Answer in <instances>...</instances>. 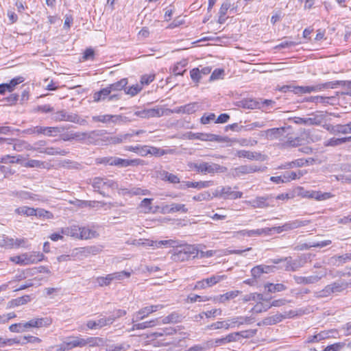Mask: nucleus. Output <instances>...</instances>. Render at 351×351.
<instances>
[{
    "mask_svg": "<svg viewBox=\"0 0 351 351\" xmlns=\"http://www.w3.org/2000/svg\"><path fill=\"white\" fill-rule=\"evenodd\" d=\"M176 332V330L173 329L171 328H165L162 329L161 331L156 332L152 333L150 335V338L152 339H158V338H160L163 337L164 335H171Z\"/></svg>",
    "mask_w": 351,
    "mask_h": 351,
    "instance_id": "c03bdc74",
    "label": "nucleus"
},
{
    "mask_svg": "<svg viewBox=\"0 0 351 351\" xmlns=\"http://www.w3.org/2000/svg\"><path fill=\"white\" fill-rule=\"evenodd\" d=\"M89 184L95 192L99 193L103 197H108L106 191L109 189L115 190L119 188V184L116 181L106 176L95 177L90 180Z\"/></svg>",
    "mask_w": 351,
    "mask_h": 351,
    "instance_id": "f257e3e1",
    "label": "nucleus"
},
{
    "mask_svg": "<svg viewBox=\"0 0 351 351\" xmlns=\"http://www.w3.org/2000/svg\"><path fill=\"white\" fill-rule=\"evenodd\" d=\"M237 106L245 109H259V99H243L238 101Z\"/></svg>",
    "mask_w": 351,
    "mask_h": 351,
    "instance_id": "393cba45",
    "label": "nucleus"
},
{
    "mask_svg": "<svg viewBox=\"0 0 351 351\" xmlns=\"http://www.w3.org/2000/svg\"><path fill=\"white\" fill-rule=\"evenodd\" d=\"M163 308V305L157 304V305H151L149 306H146L140 309L134 315L135 319H132V322H136L138 320H141L148 316L149 314L156 312L158 310H160Z\"/></svg>",
    "mask_w": 351,
    "mask_h": 351,
    "instance_id": "dca6fc26",
    "label": "nucleus"
},
{
    "mask_svg": "<svg viewBox=\"0 0 351 351\" xmlns=\"http://www.w3.org/2000/svg\"><path fill=\"white\" fill-rule=\"evenodd\" d=\"M46 145V141H39L34 144V146H30L29 145L27 147V149L34 150L40 154H44L45 146Z\"/></svg>",
    "mask_w": 351,
    "mask_h": 351,
    "instance_id": "680f3d73",
    "label": "nucleus"
},
{
    "mask_svg": "<svg viewBox=\"0 0 351 351\" xmlns=\"http://www.w3.org/2000/svg\"><path fill=\"white\" fill-rule=\"evenodd\" d=\"M162 211L164 213H174L180 212L182 213H186L188 208L185 204L172 203L169 205H165L162 207Z\"/></svg>",
    "mask_w": 351,
    "mask_h": 351,
    "instance_id": "b1692460",
    "label": "nucleus"
},
{
    "mask_svg": "<svg viewBox=\"0 0 351 351\" xmlns=\"http://www.w3.org/2000/svg\"><path fill=\"white\" fill-rule=\"evenodd\" d=\"M45 256L40 252H34L31 254L25 253L20 256L10 257V261L20 265H27L36 263L44 259Z\"/></svg>",
    "mask_w": 351,
    "mask_h": 351,
    "instance_id": "39448f33",
    "label": "nucleus"
},
{
    "mask_svg": "<svg viewBox=\"0 0 351 351\" xmlns=\"http://www.w3.org/2000/svg\"><path fill=\"white\" fill-rule=\"evenodd\" d=\"M224 75H225L224 69H216L212 72V73L210 76V78H209V81L212 82V81L222 80L223 78Z\"/></svg>",
    "mask_w": 351,
    "mask_h": 351,
    "instance_id": "e2e57ef3",
    "label": "nucleus"
},
{
    "mask_svg": "<svg viewBox=\"0 0 351 351\" xmlns=\"http://www.w3.org/2000/svg\"><path fill=\"white\" fill-rule=\"evenodd\" d=\"M107 132L104 130H96L90 132H80V142L87 145H103Z\"/></svg>",
    "mask_w": 351,
    "mask_h": 351,
    "instance_id": "7ed1b4c3",
    "label": "nucleus"
},
{
    "mask_svg": "<svg viewBox=\"0 0 351 351\" xmlns=\"http://www.w3.org/2000/svg\"><path fill=\"white\" fill-rule=\"evenodd\" d=\"M265 289H267L268 292L271 293L280 292L287 289L286 286L281 283H267L265 285Z\"/></svg>",
    "mask_w": 351,
    "mask_h": 351,
    "instance_id": "49530a36",
    "label": "nucleus"
},
{
    "mask_svg": "<svg viewBox=\"0 0 351 351\" xmlns=\"http://www.w3.org/2000/svg\"><path fill=\"white\" fill-rule=\"evenodd\" d=\"M121 95V93L112 94L110 89H100L99 91L94 94L93 99L95 101L106 99L108 101H117L120 99Z\"/></svg>",
    "mask_w": 351,
    "mask_h": 351,
    "instance_id": "ddd939ff",
    "label": "nucleus"
},
{
    "mask_svg": "<svg viewBox=\"0 0 351 351\" xmlns=\"http://www.w3.org/2000/svg\"><path fill=\"white\" fill-rule=\"evenodd\" d=\"M31 296L29 295H25L21 297H19L15 299H12L9 301L8 303V308H14L21 305H24L31 301Z\"/></svg>",
    "mask_w": 351,
    "mask_h": 351,
    "instance_id": "f704fd0d",
    "label": "nucleus"
},
{
    "mask_svg": "<svg viewBox=\"0 0 351 351\" xmlns=\"http://www.w3.org/2000/svg\"><path fill=\"white\" fill-rule=\"evenodd\" d=\"M112 323H113L112 318H108V317H106L105 316L100 315L99 318L97 320H93V319L88 320L86 322V326L88 329H90V330H98V329H101V328H103L104 326H110Z\"/></svg>",
    "mask_w": 351,
    "mask_h": 351,
    "instance_id": "4468645a",
    "label": "nucleus"
},
{
    "mask_svg": "<svg viewBox=\"0 0 351 351\" xmlns=\"http://www.w3.org/2000/svg\"><path fill=\"white\" fill-rule=\"evenodd\" d=\"M199 255V250L194 245H186L173 250L171 259L176 262H183L194 258Z\"/></svg>",
    "mask_w": 351,
    "mask_h": 351,
    "instance_id": "f03ea898",
    "label": "nucleus"
},
{
    "mask_svg": "<svg viewBox=\"0 0 351 351\" xmlns=\"http://www.w3.org/2000/svg\"><path fill=\"white\" fill-rule=\"evenodd\" d=\"M160 176L162 180L168 182L171 184H178L180 182V180L178 176L169 173L167 171H160Z\"/></svg>",
    "mask_w": 351,
    "mask_h": 351,
    "instance_id": "4c0bfd02",
    "label": "nucleus"
},
{
    "mask_svg": "<svg viewBox=\"0 0 351 351\" xmlns=\"http://www.w3.org/2000/svg\"><path fill=\"white\" fill-rule=\"evenodd\" d=\"M101 251V249L98 246H87L81 248L80 252L85 255L93 254L96 255Z\"/></svg>",
    "mask_w": 351,
    "mask_h": 351,
    "instance_id": "13d9d810",
    "label": "nucleus"
},
{
    "mask_svg": "<svg viewBox=\"0 0 351 351\" xmlns=\"http://www.w3.org/2000/svg\"><path fill=\"white\" fill-rule=\"evenodd\" d=\"M269 230L270 229H256V230H243L241 231H239L237 232L238 234H240L243 237H255V236H260L263 234H269Z\"/></svg>",
    "mask_w": 351,
    "mask_h": 351,
    "instance_id": "72a5a7b5",
    "label": "nucleus"
},
{
    "mask_svg": "<svg viewBox=\"0 0 351 351\" xmlns=\"http://www.w3.org/2000/svg\"><path fill=\"white\" fill-rule=\"evenodd\" d=\"M125 193L130 195H149L151 193L148 189L134 187L128 190Z\"/></svg>",
    "mask_w": 351,
    "mask_h": 351,
    "instance_id": "8fccbe9b",
    "label": "nucleus"
},
{
    "mask_svg": "<svg viewBox=\"0 0 351 351\" xmlns=\"http://www.w3.org/2000/svg\"><path fill=\"white\" fill-rule=\"evenodd\" d=\"M85 341L84 338H81L79 337H74L72 340L68 341L66 343L67 346L70 348H75V347H84L85 346Z\"/></svg>",
    "mask_w": 351,
    "mask_h": 351,
    "instance_id": "bf43d9fd",
    "label": "nucleus"
},
{
    "mask_svg": "<svg viewBox=\"0 0 351 351\" xmlns=\"http://www.w3.org/2000/svg\"><path fill=\"white\" fill-rule=\"evenodd\" d=\"M35 212V208L25 206L15 209V213L26 217L34 216Z\"/></svg>",
    "mask_w": 351,
    "mask_h": 351,
    "instance_id": "79ce46f5",
    "label": "nucleus"
},
{
    "mask_svg": "<svg viewBox=\"0 0 351 351\" xmlns=\"http://www.w3.org/2000/svg\"><path fill=\"white\" fill-rule=\"evenodd\" d=\"M269 197H257L253 201V206L256 208H266L270 206L271 205L267 202Z\"/></svg>",
    "mask_w": 351,
    "mask_h": 351,
    "instance_id": "603ef678",
    "label": "nucleus"
},
{
    "mask_svg": "<svg viewBox=\"0 0 351 351\" xmlns=\"http://www.w3.org/2000/svg\"><path fill=\"white\" fill-rule=\"evenodd\" d=\"M239 293V291H232L227 292L224 294L220 295L219 300L220 302H225L227 300L236 298L238 295Z\"/></svg>",
    "mask_w": 351,
    "mask_h": 351,
    "instance_id": "774afa93",
    "label": "nucleus"
},
{
    "mask_svg": "<svg viewBox=\"0 0 351 351\" xmlns=\"http://www.w3.org/2000/svg\"><path fill=\"white\" fill-rule=\"evenodd\" d=\"M156 319H152L150 321H146L141 323L135 324L133 325V330H142L147 328L154 326L156 324Z\"/></svg>",
    "mask_w": 351,
    "mask_h": 351,
    "instance_id": "864d4df0",
    "label": "nucleus"
},
{
    "mask_svg": "<svg viewBox=\"0 0 351 351\" xmlns=\"http://www.w3.org/2000/svg\"><path fill=\"white\" fill-rule=\"evenodd\" d=\"M210 300V297L208 296H201L197 294L191 293L187 297V302L191 303H194L197 301L199 302H206Z\"/></svg>",
    "mask_w": 351,
    "mask_h": 351,
    "instance_id": "0e129e2a",
    "label": "nucleus"
},
{
    "mask_svg": "<svg viewBox=\"0 0 351 351\" xmlns=\"http://www.w3.org/2000/svg\"><path fill=\"white\" fill-rule=\"evenodd\" d=\"M287 139L283 143L284 147H297L301 144L302 138L300 137L287 136Z\"/></svg>",
    "mask_w": 351,
    "mask_h": 351,
    "instance_id": "5fc2aeb1",
    "label": "nucleus"
},
{
    "mask_svg": "<svg viewBox=\"0 0 351 351\" xmlns=\"http://www.w3.org/2000/svg\"><path fill=\"white\" fill-rule=\"evenodd\" d=\"M109 276L112 282L114 280H121L125 278H129L131 276V273L129 271H121L110 274Z\"/></svg>",
    "mask_w": 351,
    "mask_h": 351,
    "instance_id": "6e6d98bb",
    "label": "nucleus"
},
{
    "mask_svg": "<svg viewBox=\"0 0 351 351\" xmlns=\"http://www.w3.org/2000/svg\"><path fill=\"white\" fill-rule=\"evenodd\" d=\"M308 163V160H305L304 158H299L291 162H286L285 164H282L281 165L277 167V169H288L295 167H301L307 165Z\"/></svg>",
    "mask_w": 351,
    "mask_h": 351,
    "instance_id": "c756f323",
    "label": "nucleus"
},
{
    "mask_svg": "<svg viewBox=\"0 0 351 351\" xmlns=\"http://www.w3.org/2000/svg\"><path fill=\"white\" fill-rule=\"evenodd\" d=\"M80 132L70 131L61 134V138L64 141L76 140L80 141Z\"/></svg>",
    "mask_w": 351,
    "mask_h": 351,
    "instance_id": "09e8293b",
    "label": "nucleus"
},
{
    "mask_svg": "<svg viewBox=\"0 0 351 351\" xmlns=\"http://www.w3.org/2000/svg\"><path fill=\"white\" fill-rule=\"evenodd\" d=\"M52 324V319L50 317H36L25 322L26 330L30 328L47 327Z\"/></svg>",
    "mask_w": 351,
    "mask_h": 351,
    "instance_id": "2eb2a0df",
    "label": "nucleus"
},
{
    "mask_svg": "<svg viewBox=\"0 0 351 351\" xmlns=\"http://www.w3.org/2000/svg\"><path fill=\"white\" fill-rule=\"evenodd\" d=\"M92 119L95 122H101V123H109L112 122L115 123L117 121L121 119V116L119 115H111V114H103L98 116H93Z\"/></svg>",
    "mask_w": 351,
    "mask_h": 351,
    "instance_id": "7c9ffc66",
    "label": "nucleus"
},
{
    "mask_svg": "<svg viewBox=\"0 0 351 351\" xmlns=\"http://www.w3.org/2000/svg\"><path fill=\"white\" fill-rule=\"evenodd\" d=\"M326 276V271H319L315 275L308 276H301L294 275L293 276L295 282L298 285H311L318 282L322 278Z\"/></svg>",
    "mask_w": 351,
    "mask_h": 351,
    "instance_id": "1a4fd4ad",
    "label": "nucleus"
},
{
    "mask_svg": "<svg viewBox=\"0 0 351 351\" xmlns=\"http://www.w3.org/2000/svg\"><path fill=\"white\" fill-rule=\"evenodd\" d=\"M64 128L60 127H43L42 126V134L53 136H56L58 133L63 132Z\"/></svg>",
    "mask_w": 351,
    "mask_h": 351,
    "instance_id": "a19ab883",
    "label": "nucleus"
},
{
    "mask_svg": "<svg viewBox=\"0 0 351 351\" xmlns=\"http://www.w3.org/2000/svg\"><path fill=\"white\" fill-rule=\"evenodd\" d=\"M145 165V161L140 158L129 160L113 156L112 166L127 167L129 166H143Z\"/></svg>",
    "mask_w": 351,
    "mask_h": 351,
    "instance_id": "9b49d317",
    "label": "nucleus"
},
{
    "mask_svg": "<svg viewBox=\"0 0 351 351\" xmlns=\"http://www.w3.org/2000/svg\"><path fill=\"white\" fill-rule=\"evenodd\" d=\"M213 197H221L223 199H236L241 198L243 193L240 191H234L229 186L217 188L213 193Z\"/></svg>",
    "mask_w": 351,
    "mask_h": 351,
    "instance_id": "6e6552de",
    "label": "nucleus"
},
{
    "mask_svg": "<svg viewBox=\"0 0 351 351\" xmlns=\"http://www.w3.org/2000/svg\"><path fill=\"white\" fill-rule=\"evenodd\" d=\"M191 138L199 139L201 141H217L221 142L222 137L213 134L196 133L192 134Z\"/></svg>",
    "mask_w": 351,
    "mask_h": 351,
    "instance_id": "cd10ccee",
    "label": "nucleus"
},
{
    "mask_svg": "<svg viewBox=\"0 0 351 351\" xmlns=\"http://www.w3.org/2000/svg\"><path fill=\"white\" fill-rule=\"evenodd\" d=\"M213 181L208 180V181H199V182H190V181H183L182 182L179 189L181 190H184L188 188H195L197 189H202L205 188H208L213 185Z\"/></svg>",
    "mask_w": 351,
    "mask_h": 351,
    "instance_id": "f3484780",
    "label": "nucleus"
},
{
    "mask_svg": "<svg viewBox=\"0 0 351 351\" xmlns=\"http://www.w3.org/2000/svg\"><path fill=\"white\" fill-rule=\"evenodd\" d=\"M332 294H338L351 288V280L346 281L345 280H338L329 284Z\"/></svg>",
    "mask_w": 351,
    "mask_h": 351,
    "instance_id": "6ab92c4d",
    "label": "nucleus"
},
{
    "mask_svg": "<svg viewBox=\"0 0 351 351\" xmlns=\"http://www.w3.org/2000/svg\"><path fill=\"white\" fill-rule=\"evenodd\" d=\"M277 269L278 267L275 265H259L254 267L251 269V274L254 278H260L263 274L272 273Z\"/></svg>",
    "mask_w": 351,
    "mask_h": 351,
    "instance_id": "a211bd4d",
    "label": "nucleus"
},
{
    "mask_svg": "<svg viewBox=\"0 0 351 351\" xmlns=\"http://www.w3.org/2000/svg\"><path fill=\"white\" fill-rule=\"evenodd\" d=\"M79 230L80 226L73 225L69 227L62 228L60 229V232L62 234L69 236L78 239Z\"/></svg>",
    "mask_w": 351,
    "mask_h": 351,
    "instance_id": "e433bc0d",
    "label": "nucleus"
},
{
    "mask_svg": "<svg viewBox=\"0 0 351 351\" xmlns=\"http://www.w3.org/2000/svg\"><path fill=\"white\" fill-rule=\"evenodd\" d=\"M155 78L156 74L154 72L145 73L141 77V84L142 86H148L155 80Z\"/></svg>",
    "mask_w": 351,
    "mask_h": 351,
    "instance_id": "4d7b16f0",
    "label": "nucleus"
},
{
    "mask_svg": "<svg viewBox=\"0 0 351 351\" xmlns=\"http://www.w3.org/2000/svg\"><path fill=\"white\" fill-rule=\"evenodd\" d=\"M52 119L56 121H69L80 125H87L86 119L80 117L75 113H69L66 110H60L53 114Z\"/></svg>",
    "mask_w": 351,
    "mask_h": 351,
    "instance_id": "423d86ee",
    "label": "nucleus"
},
{
    "mask_svg": "<svg viewBox=\"0 0 351 351\" xmlns=\"http://www.w3.org/2000/svg\"><path fill=\"white\" fill-rule=\"evenodd\" d=\"M14 89H0V95L3 97L2 101H5L8 105L14 104L19 99V94L13 93Z\"/></svg>",
    "mask_w": 351,
    "mask_h": 351,
    "instance_id": "412c9836",
    "label": "nucleus"
},
{
    "mask_svg": "<svg viewBox=\"0 0 351 351\" xmlns=\"http://www.w3.org/2000/svg\"><path fill=\"white\" fill-rule=\"evenodd\" d=\"M285 318L286 315L281 313H276V315L264 318L261 322H258L257 325L258 326L274 325L282 322V319Z\"/></svg>",
    "mask_w": 351,
    "mask_h": 351,
    "instance_id": "5701e85b",
    "label": "nucleus"
},
{
    "mask_svg": "<svg viewBox=\"0 0 351 351\" xmlns=\"http://www.w3.org/2000/svg\"><path fill=\"white\" fill-rule=\"evenodd\" d=\"M99 234L88 227H80L78 239L87 240L97 237Z\"/></svg>",
    "mask_w": 351,
    "mask_h": 351,
    "instance_id": "bb28decb",
    "label": "nucleus"
},
{
    "mask_svg": "<svg viewBox=\"0 0 351 351\" xmlns=\"http://www.w3.org/2000/svg\"><path fill=\"white\" fill-rule=\"evenodd\" d=\"M208 329L210 330H217L224 328L225 330L230 329V325H228V322L226 320L224 321H218L215 323H213L207 326Z\"/></svg>",
    "mask_w": 351,
    "mask_h": 351,
    "instance_id": "3c124183",
    "label": "nucleus"
},
{
    "mask_svg": "<svg viewBox=\"0 0 351 351\" xmlns=\"http://www.w3.org/2000/svg\"><path fill=\"white\" fill-rule=\"evenodd\" d=\"M267 167H258L257 165H241L230 169V174L234 178H238L243 175L255 172H264Z\"/></svg>",
    "mask_w": 351,
    "mask_h": 351,
    "instance_id": "0eeeda50",
    "label": "nucleus"
},
{
    "mask_svg": "<svg viewBox=\"0 0 351 351\" xmlns=\"http://www.w3.org/2000/svg\"><path fill=\"white\" fill-rule=\"evenodd\" d=\"M231 3L230 1H226L223 2L219 10L218 22L220 24H223L228 19V10L231 8Z\"/></svg>",
    "mask_w": 351,
    "mask_h": 351,
    "instance_id": "c85d7f7f",
    "label": "nucleus"
},
{
    "mask_svg": "<svg viewBox=\"0 0 351 351\" xmlns=\"http://www.w3.org/2000/svg\"><path fill=\"white\" fill-rule=\"evenodd\" d=\"M213 197L208 191H204L193 197V199L197 202L208 201Z\"/></svg>",
    "mask_w": 351,
    "mask_h": 351,
    "instance_id": "338daca9",
    "label": "nucleus"
},
{
    "mask_svg": "<svg viewBox=\"0 0 351 351\" xmlns=\"http://www.w3.org/2000/svg\"><path fill=\"white\" fill-rule=\"evenodd\" d=\"M199 104L196 102L190 103L184 106L177 107L171 110L172 113L193 114L199 109Z\"/></svg>",
    "mask_w": 351,
    "mask_h": 351,
    "instance_id": "4be33fe9",
    "label": "nucleus"
},
{
    "mask_svg": "<svg viewBox=\"0 0 351 351\" xmlns=\"http://www.w3.org/2000/svg\"><path fill=\"white\" fill-rule=\"evenodd\" d=\"M329 337L328 331H321L316 335L308 336L306 339V343H317L322 340L328 338Z\"/></svg>",
    "mask_w": 351,
    "mask_h": 351,
    "instance_id": "58836bf2",
    "label": "nucleus"
},
{
    "mask_svg": "<svg viewBox=\"0 0 351 351\" xmlns=\"http://www.w3.org/2000/svg\"><path fill=\"white\" fill-rule=\"evenodd\" d=\"M276 102L271 99H259V109L263 111H267L274 108Z\"/></svg>",
    "mask_w": 351,
    "mask_h": 351,
    "instance_id": "de8ad7c7",
    "label": "nucleus"
},
{
    "mask_svg": "<svg viewBox=\"0 0 351 351\" xmlns=\"http://www.w3.org/2000/svg\"><path fill=\"white\" fill-rule=\"evenodd\" d=\"M176 150L173 149H164L160 147L149 146V154L156 157H160L166 154H173Z\"/></svg>",
    "mask_w": 351,
    "mask_h": 351,
    "instance_id": "c9c22d12",
    "label": "nucleus"
},
{
    "mask_svg": "<svg viewBox=\"0 0 351 351\" xmlns=\"http://www.w3.org/2000/svg\"><path fill=\"white\" fill-rule=\"evenodd\" d=\"M142 132V130H138L132 133L119 134L117 136H108L106 134L105 139H104V145L121 143L134 135H138Z\"/></svg>",
    "mask_w": 351,
    "mask_h": 351,
    "instance_id": "f8f14e48",
    "label": "nucleus"
},
{
    "mask_svg": "<svg viewBox=\"0 0 351 351\" xmlns=\"http://www.w3.org/2000/svg\"><path fill=\"white\" fill-rule=\"evenodd\" d=\"M286 129L285 128H271L265 131L267 138L269 140L279 139L283 141L285 135Z\"/></svg>",
    "mask_w": 351,
    "mask_h": 351,
    "instance_id": "aec40b11",
    "label": "nucleus"
},
{
    "mask_svg": "<svg viewBox=\"0 0 351 351\" xmlns=\"http://www.w3.org/2000/svg\"><path fill=\"white\" fill-rule=\"evenodd\" d=\"M190 167L193 168L197 173L202 174L225 173L228 170L226 167L221 166L216 163L206 162L193 163L190 165Z\"/></svg>",
    "mask_w": 351,
    "mask_h": 351,
    "instance_id": "20e7f679",
    "label": "nucleus"
},
{
    "mask_svg": "<svg viewBox=\"0 0 351 351\" xmlns=\"http://www.w3.org/2000/svg\"><path fill=\"white\" fill-rule=\"evenodd\" d=\"M85 346H89L90 347L98 346L103 343V339L100 337H89L84 339Z\"/></svg>",
    "mask_w": 351,
    "mask_h": 351,
    "instance_id": "69168bd1",
    "label": "nucleus"
},
{
    "mask_svg": "<svg viewBox=\"0 0 351 351\" xmlns=\"http://www.w3.org/2000/svg\"><path fill=\"white\" fill-rule=\"evenodd\" d=\"M284 261L285 263V270L287 271H295L304 265L306 262V258L304 256L293 260L291 256H289L285 257Z\"/></svg>",
    "mask_w": 351,
    "mask_h": 351,
    "instance_id": "9d476101",
    "label": "nucleus"
},
{
    "mask_svg": "<svg viewBox=\"0 0 351 351\" xmlns=\"http://www.w3.org/2000/svg\"><path fill=\"white\" fill-rule=\"evenodd\" d=\"M35 214L34 216L38 217L39 218L44 219H53V215L52 213L46 210L43 208H35Z\"/></svg>",
    "mask_w": 351,
    "mask_h": 351,
    "instance_id": "052dcab7",
    "label": "nucleus"
},
{
    "mask_svg": "<svg viewBox=\"0 0 351 351\" xmlns=\"http://www.w3.org/2000/svg\"><path fill=\"white\" fill-rule=\"evenodd\" d=\"M328 130L332 134H349L351 133V122L345 124L341 125L338 124L336 125H330L328 127Z\"/></svg>",
    "mask_w": 351,
    "mask_h": 351,
    "instance_id": "a878e982",
    "label": "nucleus"
},
{
    "mask_svg": "<svg viewBox=\"0 0 351 351\" xmlns=\"http://www.w3.org/2000/svg\"><path fill=\"white\" fill-rule=\"evenodd\" d=\"M236 156L239 158H245L251 160H258L261 158V153L247 150H239L237 152Z\"/></svg>",
    "mask_w": 351,
    "mask_h": 351,
    "instance_id": "473e14b6",
    "label": "nucleus"
},
{
    "mask_svg": "<svg viewBox=\"0 0 351 351\" xmlns=\"http://www.w3.org/2000/svg\"><path fill=\"white\" fill-rule=\"evenodd\" d=\"M249 335H243L242 332H235L228 334L226 336V340L228 343L235 342L239 340V337H242L243 338H249L253 337V333L254 331H249Z\"/></svg>",
    "mask_w": 351,
    "mask_h": 351,
    "instance_id": "ea45409f",
    "label": "nucleus"
},
{
    "mask_svg": "<svg viewBox=\"0 0 351 351\" xmlns=\"http://www.w3.org/2000/svg\"><path fill=\"white\" fill-rule=\"evenodd\" d=\"M308 220L295 219L285 223L286 231H290L300 227L306 226L309 223Z\"/></svg>",
    "mask_w": 351,
    "mask_h": 351,
    "instance_id": "2f4dec72",
    "label": "nucleus"
},
{
    "mask_svg": "<svg viewBox=\"0 0 351 351\" xmlns=\"http://www.w3.org/2000/svg\"><path fill=\"white\" fill-rule=\"evenodd\" d=\"M182 319V317L177 312H173L167 317H164L162 322L165 324L178 323Z\"/></svg>",
    "mask_w": 351,
    "mask_h": 351,
    "instance_id": "37998d69",
    "label": "nucleus"
},
{
    "mask_svg": "<svg viewBox=\"0 0 351 351\" xmlns=\"http://www.w3.org/2000/svg\"><path fill=\"white\" fill-rule=\"evenodd\" d=\"M332 294L329 285L325 286L322 290L315 291L313 295L316 298H324L330 296Z\"/></svg>",
    "mask_w": 351,
    "mask_h": 351,
    "instance_id": "a18cd8bd",
    "label": "nucleus"
}]
</instances>
